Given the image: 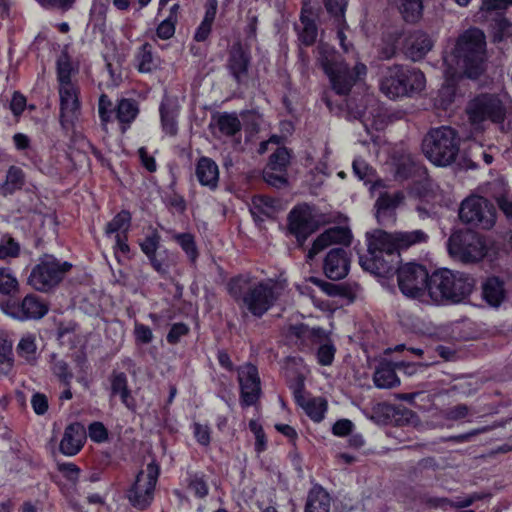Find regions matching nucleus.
<instances>
[{
  "label": "nucleus",
  "instance_id": "nucleus-36",
  "mask_svg": "<svg viewBox=\"0 0 512 512\" xmlns=\"http://www.w3.org/2000/svg\"><path fill=\"white\" fill-rule=\"evenodd\" d=\"M402 72L405 74L404 84L407 95L419 93L425 88L426 79L422 71L416 68L402 66Z\"/></svg>",
  "mask_w": 512,
  "mask_h": 512
},
{
  "label": "nucleus",
  "instance_id": "nucleus-33",
  "mask_svg": "<svg viewBox=\"0 0 512 512\" xmlns=\"http://www.w3.org/2000/svg\"><path fill=\"white\" fill-rule=\"evenodd\" d=\"M136 67L141 73H151L159 66V59L154 55L152 45L144 43L135 55Z\"/></svg>",
  "mask_w": 512,
  "mask_h": 512
},
{
  "label": "nucleus",
  "instance_id": "nucleus-41",
  "mask_svg": "<svg viewBox=\"0 0 512 512\" xmlns=\"http://www.w3.org/2000/svg\"><path fill=\"white\" fill-rule=\"evenodd\" d=\"M115 113L121 124L130 125L139 113L138 104L132 99H122L119 101Z\"/></svg>",
  "mask_w": 512,
  "mask_h": 512
},
{
  "label": "nucleus",
  "instance_id": "nucleus-49",
  "mask_svg": "<svg viewBox=\"0 0 512 512\" xmlns=\"http://www.w3.org/2000/svg\"><path fill=\"white\" fill-rule=\"evenodd\" d=\"M161 241V237L156 230L148 234L140 243L142 252L150 258L157 253Z\"/></svg>",
  "mask_w": 512,
  "mask_h": 512
},
{
  "label": "nucleus",
  "instance_id": "nucleus-54",
  "mask_svg": "<svg viewBox=\"0 0 512 512\" xmlns=\"http://www.w3.org/2000/svg\"><path fill=\"white\" fill-rule=\"evenodd\" d=\"M175 24L176 17L174 15H169L158 25L156 30L157 36L163 40L171 38L175 33Z\"/></svg>",
  "mask_w": 512,
  "mask_h": 512
},
{
  "label": "nucleus",
  "instance_id": "nucleus-62",
  "mask_svg": "<svg viewBox=\"0 0 512 512\" xmlns=\"http://www.w3.org/2000/svg\"><path fill=\"white\" fill-rule=\"evenodd\" d=\"M189 331V328L184 323H175L172 325L170 331L167 334V342L170 344H176L179 342L180 338L186 335Z\"/></svg>",
  "mask_w": 512,
  "mask_h": 512
},
{
  "label": "nucleus",
  "instance_id": "nucleus-27",
  "mask_svg": "<svg viewBox=\"0 0 512 512\" xmlns=\"http://www.w3.org/2000/svg\"><path fill=\"white\" fill-rule=\"evenodd\" d=\"M433 47V41L426 33L416 31L412 33L406 44V53L413 60L422 59Z\"/></svg>",
  "mask_w": 512,
  "mask_h": 512
},
{
  "label": "nucleus",
  "instance_id": "nucleus-14",
  "mask_svg": "<svg viewBox=\"0 0 512 512\" xmlns=\"http://www.w3.org/2000/svg\"><path fill=\"white\" fill-rule=\"evenodd\" d=\"M297 335L311 338L312 341L318 345L316 352L317 362L322 366L332 365L336 353L334 343L328 338L327 333L322 328H309L301 325L295 327Z\"/></svg>",
  "mask_w": 512,
  "mask_h": 512
},
{
  "label": "nucleus",
  "instance_id": "nucleus-48",
  "mask_svg": "<svg viewBox=\"0 0 512 512\" xmlns=\"http://www.w3.org/2000/svg\"><path fill=\"white\" fill-rule=\"evenodd\" d=\"M18 288L16 277L7 268H0V293L11 294Z\"/></svg>",
  "mask_w": 512,
  "mask_h": 512
},
{
  "label": "nucleus",
  "instance_id": "nucleus-5",
  "mask_svg": "<svg viewBox=\"0 0 512 512\" xmlns=\"http://www.w3.org/2000/svg\"><path fill=\"white\" fill-rule=\"evenodd\" d=\"M474 284V278L464 272L437 270L430 276L429 301L436 304L461 302L471 294Z\"/></svg>",
  "mask_w": 512,
  "mask_h": 512
},
{
  "label": "nucleus",
  "instance_id": "nucleus-43",
  "mask_svg": "<svg viewBox=\"0 0 512 512\" xmlns=\"http://www.w3.org/2000/svg\"><path fill=\"white\" fill-rule=\"evenodd\" d=\"M131 223V215L128 211L119 212L114 218L107 223L105 228L106 235L125 234L128 232Z\"/></svg>",
  "mask_w": 512,
  "mask_h": 512
},
{
  "label": "nucleus",
  "instance_id": "nucleus-18",
  "mask_svg": "<svg viewBox=\"0 0 512 512\" xmlns=\"http://www.w3.org/2000/svg\"><path fill=\"white\" fill-rule=\"evenodd\" d=\"M351 238V231L345 227L336 226L325 230L315 239L311 249L308 251V261L313 260L318 253L332 244L350 245Z\"/></svg>",
  "mask_w": 512,
  "mask_h": 512
},
{
  "label": "nucleus",
  "instance_id": "nucleus-64",
  "mask_svg": "<svg viewBox=\"0 0 512 512\" xmlns=\"http://www.w3.org/2000/svg\"><path fill=\"white\" fill-rule=\"evenodd\" d=\"M58 469L71 482L75 483L79 478L80 469L73 463L58 464Z\"/></svg>",
  "mask_w": 512,
  "mask_h": 512
},
{
  "label": "nucleus",
  "instance_id": "nucleus-58",
  "mask_svg": "<svg viewBox=\"0 0 512 512\" xmlns=\"http://www.w3.org/2000/svg\"><path fill=\"white\" fill-rule=\"evenodd\" d=\"M135 340L141 344H149L153 340V333L149 326L139 322L134 324Z\"/></svg>",
  "mask_w": 512,
  "mask_h": 512
},
{
  "label": "nucleus",
  "instance_id": "nucleus-46",
  "mask_svg": "<svg viewBox=\"0 0 512 512\" xmlns=\"http://www.w3.org/2000/svg\"><path fill=\"white\" fill-rule=\"evenodd\" d=\"M51 370L53 374L65 385L69 386L73 378V373L70 371L68 364L57 358L55 355L52 356Z\"/></svg>",
  "mask_w": 512,
  "mask_h": 512
},
{
  "label": "nucleus",
  "instance_id": "nucleus-1",
  "mask_svg": "<svg viewBox=\"0 0 512 512\" xmlns=\"http://www.w3.org/2000/svg\"><path fill=\"white\" fill-rule=\"evenodd\" d=\"M486 61V41L484 33L478 28H471L462 33L451 53L444 56L446 84L439 91L445 97L442 106L446 107L453 101L454 82L465 75L475 79L483 71Z\"/></svg>",
  "mask_w": 512,
  "mask_h": 512
},
{
  "label": "nucleus",
  "instance_id": "nucleus-37",
  "mask_svg": "<svg viewBox=\"0 0 512 512\" xmlns=\"http://www.w3.org/2000/svg\"><path fill=\"white\" fill-rule=\"evenodd\" d=\"M16 351L19 357L25 360L28 364H35L38 358L36 336L33 334L24 335L17 347Z\"/></svg>",
  "mask_w": 512,
  "mask_h": 512
},
{
  "label": "nucleus",
  "instance_id": "nucleus-55",
  "mask_svg": "<svg viewBox=\"0 0 512 512\" xmlns=\"http://www.w3.org/2000/svg\"><path fill=\"white\" fill-rule=\"evenodd\" d=\"M112 101L105 94H102L98 102V113L101 121L107 123L111 120L114 113Z\"/></svg>",
  "mask_w": 512,
  "mask_h": 512
},
{
  "label": "nucleus",
  "instance_id": "nucleus-35",
  "mask_svg": "<svg viewBox=\"0 0 512 512\" xmlns=\"http://www.w3.org/2000/svg\"><path fill=\"white\" fill-rule=\"evenodd\" d=\"M295 29L302 44L309 46L315 42L318 32L316 23L304 12L301 13L300 23L295 25Z\"/></svg>",
  "mask_w": 512,
  "mask_h": 512
},
{
  "label": "nucleus",
  "instance_id": "nucleus-31",
  "mask_svg": "<svg viewBox=\"0 0 512 512\" xmlns=\"http://www.w3.org/2000/svg\"><path fill=\"white\" fill-rule=\"evenodd\" d=\"M373 382L379 389H391L400 384L395 367L391 362H381L373 375Z\"/></svg>",
  "mask_w": 512,
  "mask_h": 512
},
{
  "label": "nucleus",
  "instance_id": "nucleus-39",
  "mask_svg": "<svg viewBox=\"0 0 512 512\" xmlns=\"http://www.w3.org/2000/svg\"><path fill=\"white\" fill-rule=\"evenodd\" d=\"M148 259L153 269L161 276L168 275L170 268L176 264L175 254L168 249H164Z\"/></svg>",
  "mask_w": 512,
  "mask_h": 512
},
{
  "label": "nucleus",
  "instance_id": "nucleus-44",
  "mask_svg": "<svg viewBox=\"0 0 512 512\" xmlns=\"http://www.w3.org/2000/svg\"><path fill=\"white\" fill-rule=\"evenodd\" d=\"M290 162V153L287 148L279 147L271 154L267 167L280 173L286 172Z\"/></svg>",
  "mask_w": 512,
  "mask_h": 512
},
{
  "label": "nucleus",
  "instance_id": "nucleus-9",
  "mask_svg": "<svg viewBox=\"0 0 512 512\" xmlns=\"http://www.w3.org/2000/svg\"><path fill=\"white\" fill-rule=\"evenodd\" d=\"M430 276L427 268L419 263L408 262L397 269L398 287L407 298L429 302Z\"/></svg>",
  "mask_w": 512,
  "mask_h": 512
},
{
  "label": "nucleus",
  "instance_id": "nucleus-42",
  "mask_svg": "<svg viewBox=\"0 0 512 512\" xmlns=\"http://www.w3.org/2000/svg\"><path fill=\"white\" fill-rule=\"evenodd\" d=\"M172 239L179 244L190 262L195 263L199 253L194 236L191 233H173Z\"/></svg>",
  "mask_w": 512,
  "mask_h": 512
},
{
  "label": "nucleus",
  "instance_id": "nucleus-59",
  "mask_svg": "<svg viewBox=\"0 0 512 512\" xmlns=\"http://www.w3.org/2000/svg\"><path fill=\"white\" fill-rule=\"evenodd\" d=\"M401 33L395 31L394 33L388 35L387 44L382 48L381 55L384 59L392 58L397 49V42L400 39Z\"/></svg>",
  "mask_w": 512,
  "mask_h": 512
},
{
  "label": "nucleus",
  "instance_id": "nucleus-28",
  "mask_svg": "<svg viewBox=\"0 0 512 512\" xmlns=\"http://www.w3.org/2000/svg\"><path fill=\"white\" fill-rule=\"evenodd\" d=\"M390 242H392L395 250L399 252L400 249H408L409 247L426 242L428 235L422 230L413 231H399L394 233H387Z\"/></svg>",
  "mask_w": 512,
  "mask_h": 512
},
{
  "label": "nucleus",
  "instance_id": "nucleus-3",
  "mask_svg": "<svg viewBox=\"0 0 512 512\" xmlns=\"http://www.w3.org/2000/svg\"><path fill=\"white\" fill-rule=\"evenodd\" d=\"M366 237L368 254L359 257L361 267L381 277L397 273L400 254L395 250L389 237L386 236V232L375 230L372 233H367Z\"/></svg>",
  "mask_w": 512,
  "mask_h": 512
},
{
  "label": "nucleus",
  "instance_id": "nucleus-15",
  "mask_svg": "<svg viewBox=\"0 0 512 512\" xmlns=\"http://www.w3.org/2000/svg\"><path fill=\"white\" fill-rule=\"evenodd\" d=\"M288 222L291 234L300 243H303L317 229V222L307 204L294 207L288 215Z\"/></svg>",
  "mask_w": 512,
  "mask_h": 512
},
{
  "label": "nucleus",
  "instance_id": "nucleus-38",
  "mask_svg": "<svg viewBox=\"0 0 512 512\" xmlns=\"http://www.w3.org/2000/svg\"><path fill=\"white\" fill-rule=\"evenodd\" d=\"M14 365L13 343L0 333V375H8Z\"/></svg>",
  "mask_w": 512,
  "mask_h": 512
},
{
  "label": "nucleus",
  "instance_id": "nucleus-61",
  "mask_svg": "<svg viewBox=\"0 0 512 512\" xmlns=\"http://www.w3.org/2000/svg\"><path fill=\"white\" fill-rule=\"evenodd\" d=\"M276 203L277 201L274 198L260 196L254 200V209L260 210L265 216H270Z\"/></svg>",
  "mask_w": 512,
  "mask_h": 512
},
{
  "label": "nucleus",
  "instance_id": "nucleus-2",
  "mask_svg": "<svg viewBox=\"0 0 512 512\" xmlns=\"http://www.w3.org/2000/svg\"><path fill=\"white\" fill-rule=\"evenodd\" d=\"M228 292L239 304L255 317H262L276 300L274 286L269 282L255 281L248 275H239L228 283Z\"/></svg>",
  "mask_w": 512,
  "mask_h": 512
},
{
  "label": "nucleus",
  "instance_id": "nucleus-7",
  "mask_svg": "<svg viewBox=\"0 0 512 512\" xmlns=\"http://www.w3.org/2000/svg\"><path fill=\"white\" fill-rule=\"evenodd\" d=\"M466 113L473 125L490 121L504 130L503 122L512 113V99L507 94L482 93L469 101Z\"/></svg>",
  "mask_w": 512,
  "mask_h": 512
},
{
  "label": "nucleus",
  "instance_id": "nucleus-11",
  "mask_svg": "<svg viewBox=\"0 0 512 512\" xmlns=\"http://www.w3.org/2000/svg\"><path fill=\"white\" fill-rule=\"evenodd\" d=\"M449 254L464 263L477 262L485 254V244L482 237L470 230L454 232L448 239Z\"/></svg>",
  "mask_w": 512,
  "mask_h": 512
},
{
  "label": "nucleus",
  "instance_id": "nucleus-32",
  "mask_svg": "<svg viewBox=\"0 0 512 512\" xmlns=\"http://www.w3.org/2000/svg\"><path fill=\"white\" fill-rule=\"evenodd\" d=\"M111 395H119L121 402L128 408L134 409V399L128 387V378L124 372L114 371L110 377Z\"/></svg>",
  "mask_w": 512,
  "mask_h": 512
},
{
  "label": "nucleus",
  "instance_id": "nucleus-8",
  "mask_svg": "<svg viewBox=\"0 0 512 512\" xmlns=\"http://www.w3.org/2000/svg\"><path fill=\"white\" fill-rule=\"evenodd\" d=\"M72 264L61 261L55 256L45 254L39 258L28 277V284L39 292H49L57 287L66 274L71 270Z\"/></svg>",
  "mask_w": 512,
  "mask_h": 512
},
{
  "label": "nucleus",
  "instance_id": "nucleus-57",
  "mask_svg": "<svg viewBox=\"0 0 512 512\" xmlns=\"http://www.w3.org/2000/svg\"><path fill=\"white\" fill-rule=\"evenodd\" d=\"M19 245L12 238L0 242V259L13 258L19 254Z\"/></svg>",
  "mask_w": 512,
  "mask_h": 512
},
{
  "label": "nucleus",
  "instance_id": "nucleus-47",
  "mask_svg": "<svg viewBox=\"0 0 512 512\" xmlns=\"http://www.w3.org/2000/svg\"><path fill=\"white\" fill-rule=\"evenodd\" d=\"M72 65L67 55H61L57 60V79L59 87L74 85L71 82Z\"/></svg>",
  "mask_w": 512,
  "mask_h": 512
},
{
  "label": "nucleus",
  "instance_id": "nucleus-6",
  "mask_svg": "<svg viewBox=\"0 0 512 512\" xmlns=\"http://www.w3.org/2000/svg\"><path fill=\"white\" fill-rule=\"evenodd\" d=\"M459 146L458 133L449 126L430 129L422 141L425 157L439 167H446L456 160Z\"/></svg>",
  "mask_w": 512,
  "mask_h": 512
},
{
  "label": "nucleus",
  "instance_id": "nucleus-17",
  "mask_svg": "<svg viewBox=\"0 0 512 512\" xmlns=\"http://www.w3.org/2000/svg\"><path fill=\"white\" fill-rule=\"evenodd\" d=\"M251 54L240 42L234 43L227 60V68L237 84L244 83L248 78Z\"/></svg>",
  "mask_w": 512,
  "mask_h": 512
},
{
  "label": "nucleus",
  "instance_id": "nucleus-40",
  "mask_svg": "<svg viewBox=\"0 0 512 512\" xmlns=\"http://www.w3.org/2000/svg\"><path fill=\"white\" fill-rule=\"evenodd\" d=\"M219 131L226 136H234L241 129V123L237 115L227 112L213 117Z\"/></svg>",
  "mask_w": 512,
  "mask_h": 512
},
{
  "label": "nucleus",
  "instance_id": "nucleus-19",
  "mask_svg": "<svg viewBox=\"0 0 512 512\" xmlns=\"http://www.w3.org/2000/svg\"><path fill=\"white\" fill-rule=\"evenodd\" d=\"M60 122L64 128H69L78 116L80 102L75 85L59 87Z\"/></svg>",
  "mask_w": 512,
  "mask_h": 512
},
{
  "label": "nucleus",
  "instance_id": "nucleus-22",
  "mask_svg": "<svg viewBox=\"0 0 512 512\" xmlns=\"http://www.w3.org/2000/svg\"><path fill=\"white\" fill-rule=\"evenodd\" d=\"M87 438L84 426L78 422L69 424L59 444V450L65 456H74L83 448Z\"/></svg>",
  "mask_w": 512,
  "mask_h": 512
},
{
  "label": "nucleus",
  "instance_id": "nucleus-12",
  "mask_svg": "<svg viewBox=\"0 0 512 512\" xmlns=\"http://www.w3.org/2000/svg\"><path fill=\"white\" fill-rule=\"evenodd\" d=\"M459 218L463 223L488 230L496 222V210L486 198L471 196L461 203Z\"/></svg>",
  "mask_w": 512,
  "mask_h": 512
},
{
  "label": "nucleus",
  "instance_id": "nucleus-13",
  "mask_svg": "<svg viewBox=\"0 0 512 512\" xmlns=\"http://www.w3.org/2000/svg\"><path fill=\"white\" fill-rule=\"evenodd\" d=\"M3 312L20 321L39 320L48 313V305L37 295L27 294L21 301L8 300Z\"/></svg>",
  "mask_w": 512,
  "mask_h": 512
},
{
  "label": "nucleus",
  "instance_id": "nucleus-10",
  "mask_svg": "<svg viewBox=\"0 0 512 512\" xmlns=\"http://www.w3.org/2000/svg\"><path fill=\"white\" fill-rule=\"evenodd\" d=\"M160 475V466L152 461L145 470H140L126 491V498L134 508L145 510L152 504Z\"/></svg>",
  "mask_w": 512,
  "mask_h": 512
},
{
  "label": "nucleus",
  "instance_id": "nucleus-23",
  "mask_svg": "<svg viewBox=\"0 0 512 512\" xmlns=\"http://www.w3.org/2000/svg\"><path fill=\"white\" fill-rule=\"evenodd\" d=\"M403 77H405V74L402 72V65L388 67L380 82L381 91L390 99L407 96Z\"/></svg>",
  "mask_w": 512,
  "mask_h": 512
},
{
  "label": "nucleus",
  "instance_id": "nucleus-56",
  "mask_svg": "<svg viewBox=\"0 0 512 512\" xmlns=\"http://www.w3.org/2000/svg\"><path fill=\"white\" fill-rule=\"evenodd\" d=\"M90 439L96 443H103L108 439V431L101 422H93L88 427Z\"/></svg>",
  "mask_w": 512,
  "mask_h": 512
},
{
  "label": "nucleus",
  "instance_id": "nucleus-51",
  "mask_svg": "<svg viewBox=\"0 0 512 512\" xmlns=\"http://www.w3.org/2000/svg\"><path fill=\"white\" fill-rule=\"evenodd\" d=\"M483 495L480 493H472L470 495L464 497H456L454 501H451L447 498H442L438 500V505L444 506L449 504L451 507L457 508H466L472 505L475 501L481 500Z\"/></svg>",
  "mask_w": 512,
  "mask_h": 512
},
{
  "label": "nucleus",
  "instance_id": "nucleus-26",
  "mask_svg": "<svg viewBox=\"0 0 512 512\" xmlns=\"http://www.w3.org/2000/svg\"><path fill=\"white\" fill-rule=\"evenodd\" d=\"M403 196L401 193L390 195L388 193L382 194L376 201L377 213L376 217L381 225H386L389 222H394V210L402 201Z\"/></svg>",
  "mask_w": 512,
  "mask_h": 512
},
{
  "label": "nucleus",
  "instance_id": "nucleus-52",
  "mask_svg": "<svg viewBox=\"0 0 512 512\" xmlns=\"http://www.w3.org/2000/svg\"><path fill=\"white\" fill-rule=\"evenodd\" d=\"M328 13L334 17L335 22L344 23V13L347 0H323Z\"/></svg>",
  "mask_w": 512,
  "mask_h": 512
},
{
  "label": "nucleus",
  "instance_id": "nucleus-4",
  "mask_svg": "<svg viewBox=\"0 0 512 512\" xmlns=\"http://www.w3.org/2000/svg\"><path fill=\"white\" fill-rule=\"evenodd\" d=\"M317 54V61L329 77L333 90L339 95H347L356 81L366 75L364 64L357 63L350 71L335 49L326 43L318 45Z\"/></svg>",
  "mask_w": 512,
  "mask_h": 512
},
{
  "label": "nucleus",
  "instance_id": "nucleus-20",
  "mask_svg": "<svg viewBox=\"0 0 512 512\" xmlns=\"http://www.w3.org/2000/svg\"><path fill=\"white\" fill-rule=\"evenodd\" d=\"M303 386L301 381L294 389L295 401L312 421L319 423L324 419L327 411V401L323 397L305 396Z\"/></svg>",
  "mask_w": 512,
  "mask_h": 512
},
{
  "label": "nucleus",
  "instance_id": "nucleus-16",
  "mask_svg": "<svg viewBox=\"0 0 512 512\" xmlns=\"http://www.w3.org/2000/svg\"><path fill=\"white\" fill-rule=\"evenodd\" d=\"M238 380L241 389V401L245 406L254 405L261 394L260 378L256 366L246 364L238 370Z\"/></svg>",
  "mask_w": 512,
  "mask_h": 512
},
{
  "label": "nucleus",
  "instance_id": "nucleus-63",
  "mask_svg": "<svg viewBox=\"0 0 512 512\" xmlns=\"http://www.w3.org/2000/svg\"><path fill=\"white\" fill-rule=\"evenodd\" d=\"M31 405L34 412L43 415L48 410V400L44 394L36 393L32 396Z\"/></svg>",
  "mask_w": 512,
  "mask_h": 512
},
{
  "label": "nucleus",
  "instance_id": "nucleus-60",
  "mask_svg": "<svg viewBox=\"0 0 512 512\" xmlns=\"http://www.w3.org/2000/svg\"><path fill=\"white\" fill-rule=\"evenodd\" d=\"M193 434L196 441L202 446H208L211 441L210 428L199 423L193 424Z\"/></svg>",
  "mask_w": 512,
  "mask_h": 512
},
{
  "label": "nucleus",
  "instance_id": "nucleus-34",
  "mask_svg": "<svg viewBox=\"0 0 512 512\" xmlns=\"http://www.w3.org/2000/svg\"><path fill=\"white\" fill-rule=\"evenodd\" d=\"M482 294L491 306H499L504 298L503 282L497 277L488 278L483 283Z\"/></svg>",
  "mask_w": 512,
  "mask_h": 512
},
{
  "label": "nucleus",
  "instance_id": "nucleus-21",
  "mask_svg": "<svg viewBox=\"0 0 512 512\" xmlns=\"http://www.w3.org/2000/svg\"><path fill=\"white\" fill-rule=\"evenodd\" d=\"M349 267L350 260L343 248L331 249L324 259V273L331 280L344 278L349 272Z\"/></svg>",
  "mask_w": 512,
  "mask_h": 512
},
{
  "label": "nucleus",
  "instance_id": "nucleus-30",
  "mask_svg": "<svg viewBox=\"0 0 512 512\" xmlns=\"http://www.w3.org/2000/svg\"><path fill=\"white\" fill-rule=\"evenodd\" d=\"M26 182L24 171L18 166H10L4 182L0 185V196L8 197L23 188Z\"/></svg>",
  "mask_w": 512,
  "mask_h": 512
},
{
  "label": "nucleus",
  "instance_id": "nucleus-25",
  "mask_svg": "<svg viewBox=\"0 0 512 512\" xmlns=\"http://www.w3.org/2000/svg\"><path fill=\"white\" fill-rule=\"evenodd\" d=\"M159 111L163 131L167 135L175 136L178 131L176 118L179 113V107L177 101L171 97L164 96Z\"/></svg>",
  "mask_w": 512,
  "mask_h": 512
},
{
  "label": "nucleus",
  "instance_id": "nucleus-50",
  "mask_svg": "<svg viewBox=\"0 0 512 512\" xmlns=\"http://www.w3.org/2000/svg\"><path fill=\"white\" fill-rule=\"evenodd\" d=\"M311 281L318 285L329 296H348V289L344 284L329 283L317 278H311Z\"/></svg>",
  "mask_w": 512,
  "mask_h": 512
},
{
  "label": "nucleus",
  "instance_id": "nucleus-53",
  "mask_svg": "<svg viewBox=\"0 0 512 512\" xmlns=\"http://www.w3.org/2000/svg\"><path fill=\"white\" fill-rule=\"evenodd\" d=\"M263 178L268 185L275 188H281L287 185L286 172L280 173L266 167L263 171Z\"/></svg>",
  "mask_w": 512,
  "mask_h": 512
},
{
  "label": "nucleus",
  "instance_id": "nucleus-45",
  "mask_svg": "<svg viewBox=\"0 0 512 512\" xmlns=\"http://www.w3.org/2000/svg\"><path fill=\"white\" fill-rule=\"evenodd\" d=\"M188 490L197 498H205L209 493V486L205 475L192 474L188 478Z\"/></svg>",
  "mask_w": 512,
  "mask_h": 512
},
{
  "label": "nucleus",
  "instance_id": "nucleus-29",
  "mask_svg": "<svg viewBox=\"0 0 512 512\" xmlns=\"http://www.w3.org/2000/svg\"><path fill=\"white\" fill-rule=\"evenodd\" d=\"M331 497L321 486H314L308 493L305 512H330Z\"/></svg>",
  "mask_w": 512,
  "mask_h": 512
},
{
  "label": "nucleus",
  "instance_id": "nucleus-24",
  "mask_svg": "<svg viewBox=\"0 0 512 512\" xmlns=\"http://www.w3.org/2000/svg\"><path fill=\"white\" fill-rule=\"evenodd\" d=\"M196 177L202 186L215 190L219 182V168L209 157H200L196 164Z\"/></svg>",
  "mask_w": 512,
  "mask_h": 512
}]
</instances>
